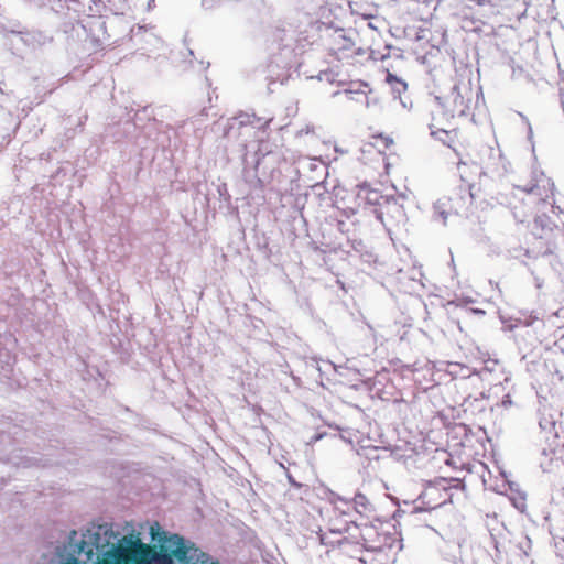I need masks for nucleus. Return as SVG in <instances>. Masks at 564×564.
Wrapping results in <instances>:
<instances>
[{
    "label": "nucleus",
    "instance_id": "nucleus-1",
    "mask_svg": "<svg viewBox=\"0 0 564 564\" xmlns=\"http://www.w3.org/2000/svg\"><path fill=\"white\" fill-rule=\"evenodd\" d=\"M150 533L152 541L162 549L163 564H171V558L178 564H220L218 561H212L210 556L191 540L162 530L158 522L151 525Z\"/></svg>",
    "mask_w": 564,
    "mask_h": 564
},
{
    "label": "nucleus",
    "instance_id": "nucleus-2",
    "mask_svg": "<svg viewBox=\"0 0 564 564\" xmlns=\"http://www.w3.org/2000/svg\"><path fill=\"white\" fill-rule=\"evenodd\" d=\"M113 564H163L161 556L162 549L156 543L151 546L141 542L133 535L123 536L118 544L109 550ZM171 564H178L171 558Z\"/></svg>",
    "mask_w": 564,
    "mask_h": 564
},
{
    "label": "nucleus",
    "instance_id": "nucleus-3",
    "mask_svg": "<svg viewBox=\"0 0 564 564\" xmlns=\"http://www.w3.org/2000/svg\"><path fill=\"white\" fill-rule=\"evenodd\" d=\"M358 188L355 194V205L359 208L364 206L366 209L368 206L373 207L372 212L376 218L382 221L383 214H393L401 216L404 214L403 206L398 203V198L394 196H384L378 189L370 188L367 182L357 184Z\"/></svg>",
    "mask_w": 564,
    "mask_h": 564
},
{
    "label": "nucleus",
    "instance_id": "nucleus-4",
    "mask_svg": "<svg viewBox=\"0 0 564 564\" xmlns=\"http://www.w3.org/2000/svg\"><path fill=\"white\" fill-rule=\"evenodd\" d=\"M491 158L494 160H497V163L488 164L486 167H481L477 162L470 161L469 163L467 161H464L460 159L457 163V170L459 173L460 180L467 184L468 186V196L470 198V202L474 199V195L471 193L473 184L469 182V176L471 174H479V177L482 176H490L491 178H501L503 177L510 169V163L506 160L503 154L500 150L497 151V158H495V151L492 148L489 149Z\"/></svg>",
    "mask_w": 564,
    "mask_h": 564
},
{
    "label": "nucleus",
    "instance_id": "nucleus-5",
    "mask_svg": "<svg viewBox=\"0 0 564 564\" xmlns=\"http://www.w3.org/2000/svg\"><path fill=\"white\" fill-rule=\"evenodd\" d=\"M532 234L545 241L542 257L553 254L557 248V239L563 236L562 229L546 214L536 215L533 219Z\"/></svg>",
    "mask_w": 564,
    "mask_h": 564
},
{
    "label": "nucleus",
    "instance_id": "nucleus-6",
    "mask_svg": "<svg viewBox=\"0 0 564 564\" xmlns=\"http://www.w3.org/2000/svg\"><path fill=\"white\" fill-rule=\"evenodd\" d=\"M361 324L355 325V341H357L358 355L369 358L377 350V336L373 327L365 321L362 314Z\"/></svg>",
    "mask_w": 564,
    "mask_h": 564
},
{
    "label": "nucleus",
    "instance_id": "nucleus-7",
    "mask_svg": "<svg viewBox=\"0 0 564 564\" xmlns=\"http://www.w3.org/2000/svg\"><path fill=\"white\" fill-rule=\"evenodd\" d=\"M449 98H452L453 108H447L444 101V98L441 96H435L434 100L442 108V112L446 118H454L455 113L458 116H466L467 109L469 108L468 104L465 102L464 96L460 91L459 85L455 84L449 93Z\"/></svg>",
    "mask_w": 564,
    "mask_h": 564
},
{
    "label": "nucleus",
    "instance_id": "nucleus-8",
    "mask_svg": "<svg viewBox=\"0 0 564 564\" xmlns=\"http://www.w3.org/2000/svg\"><path fill=\"white\" fill-rule=\"evenodd\" d=\"M376 522L355 519V529L359 530L360 542L366 549L380 547V545L376 544L379 542V531ZM355 543H359V541L355 539Z\"/></svg>",
    "mask_w": 564,
    "mask_h": 564
},
{
    "label": "nucleus",
    "instance_id": "nucleus-9",
    "mask_svg": "<svg viewBox=\"0 0 564 564\" xmlns=\"http://www.w3.org/2000/svg\"><path fill=\"white\" fill-rule=\"evenodd\" d=\"M355 513L358 514L355 519L378 521V523L381 524V520L376 514L373 505L364 494L355 492Z\"/></svg>",
    "mask_w": 564,
    "mask_h": 564
},
{
    "label": "nucleus",
    "instance_id": "nucleus-10",
    "mask_svg": "<svg viewBox=\"0 0 564 564\" xmlns=\"http://www.w3.org/2000/svg\"><path fill=\"white\" fill-rule=\"evenodd\" d=\"M355 256L358 254L361 262L360 271L368 272L378 263V256L373 252V249L367 246L362 240L355 239Z\"/></svg>",
    "mask_w": 564,
    "mask_h": 564
},
{
    "label": "nucleus",
    "instance_id": "nucleus-11",
    "mask_svg": "<svg viewBox=\"0 0 564 564\" xmlns=\"http://www.w3.org/2000/svg\"><path fill=\"white\" fill-rule=\"evenodd\" d=\"M386 83L390 85L393 98H398L403 108L409 109L412 107L411 101L410 105H408L406 100L401 97L402 94L405 93L408 89V83L404 79L400 78L395 74H392L388 70L386 76Z\"/></svg>",
    "mask_w": 564,
    "mask_h": 564
},
{
    "label": "nucleus",
    "instance_id": "nucleus-12",
    "mask_svg": "<svg viewBox=\"0 0 564 564\" xmlns=\"http://www.w3.org/2000/svg\"><path fill=\"white\" fill-rule=\"evenodd\" d=\"M355 83H358L360 87L368 88L367 93L355 89V95H364L366 107L381 109L380 97L372 88H369V84L365 80H355Z\"/></svg>",
    "mask_w": 564,
    "mask_h": 564
},
{
    "label": "nucleus",
    "instance_id": "nucleus-13",
    "mask_svg": "<svg viewBox=\"0 0 564 564\" xmlns=\"http://www.w3.org/2000/svg\"><path fill=\"white\" fill-rule=\"evenodd\" d=\"M355 373H358L361 376L360 381L367 382L368 380H371L377 373V364L373 359H369L367 361V367L359 369L355 366Z\"/></svg>",
    "mask_w": 564,
    "mask_h": 564
},
{
    "label": "nucleus",
    "instance_id": "nucleus-14",
    "mask_svg": "<svg viewBox=\"0 0 564 564\" xmlns=\"http://www.w3.org/2000/svg\"><path fill=\"white\" fill-rule=\"evenodd\" d=\"M429 128L431 130V135L434 139L440 140L443 144H447V138L449 137V132L447 130H445V129L433 130V124H430Z\"/></svg>",
    "mask_w": 564,
    "mask_h": 564
},
{
    "label": "nucleus",
    "instance_id": "nucleus-15",
    "mask_svg": "<svg viewBox=\"0 0 564 564\" xmlns=\"http://www.w3.org/2000/svg\"><path fill=\"white\" fill-rule=\"evenodd\" d=\"M539 426L542 431L552 432L553 430H555V421L553 420L552 416H542L539 420Z\"/></svg>",
    "mask_w": 564,
    "mask_h": 564
},
{
    "label": "nucleus",
    "instance_id": "nucleus-16",
    "mask_svg": "<svg viewBox=\"0 0 564 564\" xmlns=\"http://www.w3.org/2000/svg\"><path fill=\"white\" fill-rule=\"evenodd\" d=\"M470 303H474V300L471 297H462L452 301L449 304H455L458 307L467 310V305Z\"/></svg>",
    "mask_w": 564,
    "mask_h": 564
},
{
    "label": "nucleus",
    "instance_id": "nucleus-17",
    "mask_svg": "<svg viewBox=\"0 0 564 564\" xmlns=\"http://www.w3.org/2000/svg\"><path fill=\"white\" fill-rule=\"evenodd\" d=\"M513 506L520 511L524 512L525 509V497L521 496L519 499H513Z\"/></svg>",
    "mask_w": 564,
    "mask_h": 564
},
{
    "label": "nucleus",
    "instance_id": "nucleus-18",
    "mask_svg": "<svg viewBox=\"0 0 564 564\" xmlns=\"http://www.w3.org/2000/svg\"><path fill=\"white\" fill-rule=\"evenodd\" d=\"M355 17H359V20L360 22L366 25V26H369V28H375L371 22L368 21V19L371 17V15H368V14H359L356 10H355Z\"/></svg>",
    "mask_w": 564,
    "mask_h": 564
},
{
    "label": "nucleus",
    "instance_id": "nucleus-19",
    "mask_svg": "<svg viewBox=\"0 0 564 564\" xmlns=\"http://www.w3.org/2000/svg\"><path fill=\"white\" fill-rule=\"evenodd\" d=\"M467 312H469L476 316H479V317H482L486 315V311L482 308H467Z\"/></svg>",
    "mask_w": 564,
    "mask_h": 564
},
{
    "label": "nucleus",
    "instance_id": "nucleus-20",
    "mask_svg": "<svg viewBox=\"0 0 564 564\" xmlns=\"http://www.w3.org/2000/svg\"><path fill=\"white\" fill-rule=\"evenodd\" d=\"M501 404L503 408H508L512 404V400H511V397L510 394H506L503 395L502 400H501Z\"/></svg>",
    "mask_w": 564,
    "mask_h": 564
},
{
    "label": "nucleus",
    "instance_id": "nucleus-21",
    "mask_svg": "<svg viewBox=\"0 0 564 564\" xmlns=\"http://www.w3.org/2000/svg\"><path fill=\"white\" fill-rule=\"evenodd\" d=\"M404 513H405V511H404L403 509L398 508V509L393 512V514H392V519H393L394 521H397V522H398V521H399V519H400Z\"/></svg>",
    "mask_w": 564,
    "mask_h": 564
},
{
    "label": "nucleus",
    "instance_id": "nucleus-22",
    "mask_svg": "<svg viewBox=\"0 0 564 564\" xmlns=\"http://www.w3.org/2000/svg\"><path fill=\"white\" fill-rule=\"evenodd\" d=\"M434 208H435V212L438 214V216L443 218L444 225H445L447 216H448V213L445 212V210H438V205H435Z\"/></svg>",
    "mask_w": 564,
    "mask_h": 564
},
{
    "label": "nucleus",
    "instance_id": "nucleus-23",
    "mask_svg": "<svg viewBox=\"0 0 564 564\" xmlns=\"http://www.w3.org/2000/svg\"><path fill=\"white\" fill-rule=\"evenodd\" d=\"M542 251H539L536 254H533V251L530 250V249H525L524 250V256L528 257V258H536L539 256H542L541 254Z\"/></svg>",
    "mask_w": 564,
    "mask_h": 564
},
{
    "label": "nucleus",
    "instance_id": "nucleus-24",
    "mask_svg": "<svg viewBox=\"0 0 564 564\" xmlns=\"http://www.w3.org/2000/svg\"><path fill=\"white\" fill-rule=\"evenodd\" d=\"M534 280H535V286L538 289L542 288L543 281L540 278H538V276H535Z\"/></svg>",
    "mask_w": 564,
    "mask_h": 564
},
{
    "label": "nucleus",
    "instance_id": "nucleus-25",
    "mask_svg": "<svg viewBox=\"0 0 564 564\" xmlns=\"http://www.w3.org/2000/svg\"><path fill=\"white\" fill-rule=\"evenodd\" d=\"M354 409H355L356 411H358V413L360 414V416H364V415H365L364 411H362L358 405H354Z\"/></svg>",
    "mask_w": 564,
    "mask_h": 564
},
{
    "label": "nucleus",
    "instance_id": "nucleus-26",
    "mask_svg": "<svg viewBox=\"0 0 564 564\" xmlns=\"http://www.w3.org/2000/svg\"><path fill=\"white\" fill-rule=\"evenodd\" d=\"M422 509L420 507H413L412 511H411V514H414V513H417V512H421Z\"/></svg>",
    "mask_w": 564,
    "mask_h": 564
},
{
    "label": "nucleus",
    "instance_id": "nucleus-27",
    "mask_svg": "<svg viewBox=\"0 0 564 564\" xmlns=\"http://www.w3.org/2000/svg\"><path fill=\"white\" fill-rule=\"evenodd\" d=\"M365 54V51L362 48L355 50V55H362Z\"/></svg>",
    "mask_w": 564,
    "mask_h": 564
},
{
    "label": "nucleus",
    "instance_id": "nucleus-28",
    "mask_svg": "<svg viewBox=\"0 0 564 564\" xmlns=\"http://www.w3.org/2000/svg\"><path fill=\"white\" fill-rule=\"evenodd\" d=\"M561 105H562V108H563V111H564V91L561 93Z\"/></svg>",
    "mask_w": 564,
    "mask_h": 564
},
{
    "label": "nucleus",
    "instance_id": "nucleus-29",
    "mask_svg": "<svg viewBox=\"0 0 564 564\" xmlns=\"http://www.w3.org/2000/svg\"><path fill=\"white\" fill-rule=\"evenodd\" d=\"M392 142H393V141H392V139H390V138H386V147H388V144H389V143H392Z\"/></svg>",
    "mask_w": 564,
    "mask_h": 564
},
{
    "label": "nucleus",
    "instance_id": "nucleus-30",
    "mask_svg": "<svg viewBox=\"0 0 564 564\" xmlns=\"http://www.w3.org/2000/svg\"><path fill=\"white\" fill-rule=\"evenodd\" d=\"M528 137H529V139H531V138H532V129H531V127H530V126H529V133H528Z\"/></svg>",
    "mask_w": 564,
    "mask_h": 564
}]
</instances>
